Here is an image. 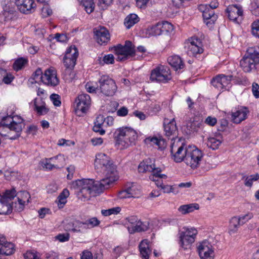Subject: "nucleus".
Instances as JSON below:
<instances>
[{"instance_id":"1","label":"nucleus","mask_w":259,"mask_h":259,"mask_svg":"<svg viewBox=\"0 0 259 259\" xmlns=\"http://www.w3.org/2000/svg\"><path fill=\"white\" fill-rule=\"evenodd\" d=\"M24 126L23 119L18 116L4 117L0 123V135L15 140L20 137Z\"/></svg>"},{"instance_id":"2","label":"nucleus","mask_w":259,"mask_h":259,"mask_svg":"<svg viewBox=\"0 0 259 259\" xmlns=\"http://www.w3.org/2000/svg\"><path fill=\"white\" fill-rule=\"evenodd\" d=\"M138 137L137 132L128 127L119 128L114 133L115 144L120 149L135 145Z\"/></svg>"},{"instance_id":"3","label":"nucleus","mask_w":259,"mask_h":259,"mask_svg":"<svg viewBox=\"0 0 259 259\" xmlns=\"http://www.w3.org/2000/svg\"><path fill=\"white\" fill-rule=\"evenodd\" d=\"M259 64V48H250L247 50V55H245L240 60V65L245 72H249L255 69Z\"/></svg>"},{"instance_id":"4","label":"nucleus","mask_w":259,"mask_h":259,"mask_svg":"<svg viewBox=\"0 0 259 259\" xmlns=\"http://www.w3.org/2000/svg\"><path fill=\"white\" fill-rule=\"evenodd\" d=\"M190 145H187L184 140L178 139L175 140L170 145V152L172 158L176 162L185 161Z\"/></svg>"},{"instance_id":"5","label":"nucleus","mask_w":259,"mask_h":259,"mask_svg":"<svg viewBox=\"0 0 259 259\" xmlns=\"http://www.w3.org/2000/svg\"><path fill=\"white\" fill-rule=\"evenodd\" d=\"M112 50L115 55H117V60L123 61L130 57H133L136 54L135 46L132 42L126 40L124 45L118 44L114 46Z\"/></svg>"},{"instance_id":"6","label":"nucleus","mask_w":259,"mask_h":259,"mask_svg":"<svg viewBox=\"0 0 259 259\" xmlns=\"http://www.w3.org/2000/svg\"><path fill=\"white\" fill-rule=\"evenodd\" d=\"M110 164L98 173L103 177L99 181L101 188H107L106 187V186H109L118 179L116 166L113 163Z\"/></svg>"},{"instance_id":"7","label":"nucleus","mask_w":259,"mask_h":259,"mask_svg":"<svg viewBox=\"0 0 259 259\" xmlns=\"http://www.w3.org/2000/svg\"><path fill=\"white\" fill-rule=\"evenodd\" d=\"M96 89L106 96H113L117 90L115 81L107 75H102L98 80Z\"/></svg>"},{"instance_id":"8","label":"nucleus","mask_w":259,"mask_h":259,"mask_svg":"<svg viewBox=\"0 0 259 259\" xmlns=\"http://www.w3.org/2000/svg\"><path fill=\"white\" fill-rule=\"evenodd\" d=\"M219 4L216 0L212 1L209 5H200L199 10L202 12L204 20L207 25L213 24L218 19L217 15L214 14L213 9L217 8Z\"/></svg>"},{"instance_id":"9","label":"nucleus","mask_w":259,"mask_h":259,"mask_svg":"<svg viewBox=\"0 0 259 259\" xmlns=\"http://www.w3.org/2000/svg\"><path fill=\"white\" fill-rule=\"evenodd\" d=\"M203 156V154L201 150L195 146H189L185 162L191 168L196 169L199 165Z\"/></svg>"},{"instance_id":"10","label":"nucleus","mask_w":259,"mask_h":259,"mask_svg":"<svg viewBox=\"0 0 259 259\" xmlns=\"http://www.w3.org/2000/svg\"><path fill=\"white\" fill-rule=\"evenodd\" d=\"M197 231L194 228L184 227L179 233L180 246L185 249L190 248L194 241Z\"/></svg>"},{"instance_id":"11","label":"nucleus","mask_w":259,"mask_h":259,"mask_svg":"<svg viewBox=\"0 0 259 259\" xmlns=\"http://www.w3.org/2000/svg\"><path fill=\"white\" fill-rule=\"evenodd\" d=\"M150 78L152 81L167 82L171 78L170 71L166 66H158L152 70Z\"/></svg>"},{"instance_id":"12","label":"nucleus","mask_w":259,"mask_h":259,"mask_svg":"<svg viewBox=\"0 0 259 259\" xmlns=\"http://www.w3.org/2000/svg\"><path fill=\"white\" fill-rule=\"evenodd\" d=\"M91 102V98L88 94H81L78 95L75 101L76 113L80 116L82 115L81 114L85 113L90 108Z\"/></svg>"},{"instance_id":"13","label":"nucleus","mask_w":259,"mask_h":259,"mask_svg":"<svg viewBox=\"0 0 259 259\" xmlns=\"http://www.w3.org/2000/svg\"><path fill=\"white\" fill-rule=\"evenodd\" d=\"M202 46V43L199 39L191 37L185 42V49L188 55L195 56L203 52Z\"/></svg>"},{"instance_id":"14","label":"nucleus","mask_w":259,"mask_h":259,"mask_svg":"<svg viewBox=\"0 0 259 259\" xmlns=\"http://www.w3.org/2000/svg\"><path fill=\"white\" fill-rule=\"evenodd\" d=\"M78 56V52L75 47H70L66 52L63 58V63L66 68L73 69Z\"/></svg>"},{"instance_id":"15","label":"nucleus","mask_w":259,"mask_h":259,"mask_svg":"<svg viewBox=\"0 0 259 259\" xmlns=\"http://www.w3.org/2000/svg\"><path fill=\"white\" fill-rule=\"evenodd\" d=\"M163 125L165 136L172 141L177 140L178 139V130L175 119L173 118L170 120L165 119Z\"/></svg>"},{"instance_id":"16","label":"nucleus","mask_w":259,"mask_h":259,"mask_svg":"<svg viewBox=\"0 0 259 259\" xmlns=\"http://www.w3.org/2000/svg\"><path fill=\"white\" fill-rule=\"evenodd\" d=\"M65 163V159L61 155L55 157L46 159L41 161V165L47 169L52 170L54 168H60L62 167Z\"/></svg>"},{"instance_id":"17","label":"nucleus","mask_w":259,"mask_h":259,"mask_svg":"<svg viewBox=\"0 0 259 259\" xmlns=\"http://www.w3.org/2000/svg\"><path fill=\"white\" fill-rule=\"evenodd\" d=\"M197 249L201 259L214 258V251L212 245L208 241L205 240L200 243Z\"/></svg>"},{"instance_id":"18","label":"nucleus","mask_w":259,"mask_h":259,"mask_svg":"<svg viewBox=\"0 0 259 259\" xmlns=\"http://www.w3.org/2000/svg\"><path fill=\"white\" fill-rule=\"evenodd\" d=\"M113 163L110 157L106 154L99 153L96 155L94 164L97 173H99Z\"/></svg>"},{"instance_id":"19","label":"nucleus","mask_w":259,"mask_h":259,"mask_svg":"<svg viewBox=\"0 0 259 259\" xmlns=\"http://www.w3.org/2000/svg\"><path fill=\"white\" fill-rule=\"evenodd\" d=\"M139 172H151L154 174L155 172H161L160 167H156L154 161L151 159H146L141 162L138 166Z\"/></svg>"},{"instance_id":"20","label":"nucleus","mask_w":259,"mask_h":259,"mask_svg":"<svg viewBox=\"0 0 259 259\" xmlns=\"http://www.w3.org/2000/svg\"><path fill=\"white\" fill-rule=\"evenodd\" d=\"M228 17L230 20L239 23L242 19L243 10L242 8L237 5L229 6L226 9Z\"/></svg>"},{"instance_id":"21","label":"nucleus","mask_w":259,"mask_h":259,"mask_svg":"<svg viewBox=\"0 0 259 259\" xmlns=\"http://www.w3.org/2000/svg\"><path fill=\"white\" fill-rule=\"evenodd\" d=\"M95 187H100L99 181L95 182L93 179H82L77 180L72 182L71 188L74 190L79 189L80 188H95ZM103 188H100L102 189Z\"/></svg>"},{"instance_id":"22","label":"nucleus","mask_w":259,"mask_h":259,"mask_svg":"<svg viewBox=\"0 0 259 259\" xmlns=\"http://www.w3.org/2000/svg\"><path fill=\"white\" fill-rule=\"evenodd\" d=\"M42 82L48 85L55 87L59 83V80L57 76V71L54 68L47 69L44 74Z\"/></svg>"},{"instance_id":"23","label":"nucleus","mask_w":259,"mask_h":259,"mask_svg":"<svg viewBox=\"0 0 259 259\" xmlns=\"http://www.w3.org/2000/svg\"><path fill=\"white\" fill-rule=\"evenodd\" d=\"M15 4L18 10L23 14L32 13L35 8L33 0H15Z\"/></svg>"},{"instance_id":"24","label":"nucleus","mask_w":259,"mask_h":259,"mask_svg":"<svg viewBox=\"0 0 259 259\" xmlns=\"http://www.w3.org/2000/svg\"><path fill=\"white\" fill-rule=\"evenodd\" d=\"M100 190H101L100 187H95V188H80L76 190L78 198L83 201H85L90 200L91 197L95 196Z\"/></svg>"},{"instance_id":"25","label":"nucleus","mask_w":259,"mask_h":259,"mask_svg":"<svg viewBox=\"0 0 259 259\" xmlns=\"http://www.w3.org/2000/svg\"><path fill=\"white\" fill-rule=\"evenodd\" d=\"M95 38L98 44L106 43L110 39L108 31L104 27H99L94 29Z\"/></svg>"},{"instance_id":"26","label":"nucleus","mask_w":259,"mask_h":259,"mask_svg":"<svg viewBox=\"0 0 259 259\" xmlns=\"http://www.w3.org/2000/svg\"><path fill=\"white\" fill-rule=\"evenodd\" d=\"M14 245L7 241L4 237H0V254L10 255L14 253Z\"/></svg>"},{"instance_id":"27","label":"nucleus","mask_w":259,"mask_h":259,"mask_svg":"<svg viewBox=\"0 0 259 259\" xmlns=\"http://www.w3.org/2000/svg\"><path fill=\"white\" fill-rule=\"evenodd\" d=\"M18 204H16L15 209L18 211H21L23 210L25 202L28 203L30 198V194L27 191H21L18 193Z\"/></svg>"},{"instance_id":"28","label":"nucleus","mask_w":259,"mask_h":259,"mask_svg":"<svg viewBox=\"0 0 259 259\" xmlns=\"http://www.w3.org/2000/svg\"><path fill=\"white\" fill-rule=\"evenodd\" d=\"M127 229L130 234H134L136 232H141L147 231L149 229V223L148 222H141L138 220L135 226H130L126 224Z\"/></svg>"},{"instance_id":"29","label":"nucleus","mask_w":259,"mask_h":259,"mask_svg":"<svg viewBox=\"0 0 259 259\" xmlns=\"http://www.w3.org/2000/svg\"><path fill=\"white\" fill-rule=\"evenodd\" d=\"M248 111L246 108H241L235 112H232V120L235 123L238 124L246 118Z\"/></svg>"},{"instance_id":"30","label":"nucleus","mask_w":259,"mask_h":259,"mask_svg":"<svg viewBox=\"0 0 259 259\" xmlns=\"http://www.w3.org/2000/svg\"><path fill=\"white\" fill-rule=\"evenodd\" d=\"M139 250L143 259H149L152 249L148 240H143L139 244Z\"/></svg>"},{"instance_id":"31","label":"nucleus","mask_w":259,"mask_h":259,"mask_svg":"<svg viewBox=\"0 0 259 259\" xmlns=\"http://www.w3.org/2000/svg\"><path fill=\"white\" fill-rule=\"evenodd\" d=\"M167 61L169 65L175 68L176 71L184 67V63L181 58L178 56H170L168 57Z\"/></svg>"},{"instance_id":"32","label":"nucleus","mask_w":259,"mask_h":259,"mask_svg":"<svg viewBox=\"0 0 259 259\" xmlns=\"http://www.w3.org/2000/svg\"><path fill=\"white\" fill-rule=\"evenodd\" d=\"M167 176L164 174H161V172H155L154 174H151L149 176L150 180L155 182L156 185L158 187H162L163 186V180L166 179Z\"/></svg>"},{"instance_id":"33","label":"nucleus","mask_w":259,"mask_h":259,"mask_svg":"<svg viewBox=\"0 0 259 259\" xmlns=\"http://www.w3.org/2000/svg\"><path fill=\"white\" fill-rule=\"evenodd\" d=\"M199 209V205L198 204L191 203L180 206L178 208V210L182 214H186L193 212L195 210H198Z\"/></svg>"},{"instance_id":"34","label":"nucleus","mask_w":259,"mask_h":259,"mask_svg":"<svg viewBox=\"0 0 259 259\" xmlns=\"http://www.w3.org/2000/svg\"><path fill=\"white\" fill-rule=\"evenodd\" d=\"M85 226L84 222H82L78 220H75L71 223H68L66 226V229L71 230L74 232H79L81 228H84Z\"/></svg>"},{"instance_id":"35","label":"nucleus","mask_w":259,"mask_h":259,"mask_svg":"<svg viewBox=\"0 0 259 259\" xmlns=\"http://www.w3.org/2000/svg\"><path fill=\"white\" fill-rule=\"evenodd\" d=\"M12 211V206L11 203L6 201L3 198H0V214H8Z\"/></svg>"},{"instance_id":"36","label":"nucleus","mask_w":259,"mask_h":259,"mask_svg":"<svg viewBox=\"0 0 259 259\" xmlns=\"http://www.w3.org/2000/svg\"><path fill=\"white\" fill-rule=\"evenodd\" d=\"M242 225L240 223V219L237 217H234L231 218L230 221L229 233L230 234H234L238 231L240 226Z\"/></svg>"},{"instance_id":"37","label":"nucleus","mask_w":259,"mask_h":259,"mask_svg":"<svg viewBox=\"0 0 259 259\" xmlns=\"http://www.w3.org/2000/svg\"><path fill=\"white\" fill-rule=\"evenodd\" d=\"M103 116L101 115L98 116L96 118V121L95 122L93 130L96 133H99L100 135H104L105 131L103 128Z\"/></svg>"},{"instance_id":"38","label":"nucleus","mask_w":259,"mask_h":259,"mask_svg":"<svg viewBox=\"0 0 259 259\" xmlns=\"http://www.w3.org/2000/svg\"><path fill=\"white\" fill-rule=\"evenodd\" d=\"M139 21V17L135 14H131L128 15L124 19V25L125 27L129 29L134 24L138 22Z\"/></svg>"},{"instance_id":"39","label":"nucleus","mask_w":259,"mask_h":259,"mask_svg":"<svg viewBox=\"0 0 259 259\" xmlns=\"http://www.w3.org/2000/svg\"><path fill=\"white\" fill-rule=\"evenodd\" d=\"M69 192L66 189H64L60 194L57 198V203L59 208L63 207L64 205L67 202L66 198L69 196Z\"/></svg>"},{"instance_id":"40","label":"nucleus","mask_w":259,"mask_h":259,"mask_svg":"<svg viewBox=\"0 0 259 259\" xmlns=\"http://www.w3.org/2000/svg\"><path fill=\"white\" fill-rule=\"evenodd\" d=\"M97 61L101 65H104L105 64H112L114 62V57L112 54L105 55L103 58L99 57Z\"/></svg>"},{"instance_id":"41","label":"nucleus","mask_w":259,"mask_h":259,"mask_svg":"<svg viewBox=\"0 0 259 259\" xmlns=\"http://www.w3.org/2000/svg\"><path fill=\"white\" fill-rule=\"evenodd\" d=\"M222 142V140L217 139L214 137H210L208 139L207 145L208 147L213 150L217 149Z\"/></svg>"},{"instance_id":"42","label":"nucleus","mask_w":259,"mask_h":259,"mask_svg":"<svg viewBox=\"0 0 259 259\" xmlns=\"http://www.w3.org/2000/svg\"><path fill=\"white\" fill-rule=\"evenodd\" d=\"M148 31L149 32V34L153 36L161 34L162 32L160 22L149 27L148 28Z\"/></svg>"},{"instance_id":"43","label":"nucleus","mask_w":259,"mask_h":259,"mask_svg":"<svg viewBox=\"0 0 259 259\" xmlns=\"http://www.w3.org/2000/svg\"><path fill=\"white\" fill-rule=\"evenodd\" d=\"M100 221L96 217L92 218L84 222V229L92 228L99 225Z\"/></svg>"},{"instance_id":"44","label":"nucleus","mask_w":259,"mask_h":259,"mask_svg":"<svg viewBox=\"0 0 259 259\" xmlns=\"http://www.w3.org/2000/svg\"><path fill=\"white\" fill-rule=\"evenodd\" d=\"M27 60L23 58H20L17 60H16L14 64H13V68L14 69L18 71V70L21 69L24 65L27 63Z\"/></svg>"},{"instance_id":"45","label":"nucleus","mask_w":259,"mask_h":259,"mask_svg":"<svg viewBox=\"0 0 259 259\" xmlns=\"http://www.w3.org/2000/svg\"><path fill=\"white\" fill-rule=\"evenodd\" d=\"M126 189L128 194V196H129L130 197H138L140 194V191L136 185H132L131 186L126 187Z\"/></svg>"},{"instance_id":"46","label":"nucleus","mask_w":259,"mask_h":259,"mask_svg":"<svg viewBox=\"0 0 259 259\" xmlns=\"http://www.w3.org/2000/svg\"><path fill=\"white\" fill-rule=\"evenodd\" d=\"M121 210V208L119 207H115L108 209H103L101 210V213L104 216H109L111 214H117Z\"/></svg>"},{"instance_id":"47","label":"nucleus","mask_w":259,"mask_h":259,"mask_svg":"<svg viewBox=\"0 0 259 259\" xmlns=\"http://www.w3.org/2000/svg\"><path fill=\"white\" fill-rule=\"evenodd\" d=\"M258 179L259 175L258 174L247 176L245 179L244 185L247 187H251L253 182L257 181Z\"/></svg>"},{"instance_id":"48","label":"nucleus","mask_w":259,"mask_h":259,"mask_svg":"<svg viewBox=\"0 0 259 259\" xmlns=\"http://www.w3.org/2000/svg\"><path fill=\"white\" fill-rule=\"evenodd\" d=\"M73 69L66 68L63 72V77L66 81H71L75 77V74L73 71Z\"/></svg>"},{"instance_id":"49","label":"nucleus","mask_w":259,"mask_h":259,"mask_svg":"<svg viewBox=\"0 0 259 259\" xmlns=\"http://www.w3.org/2000/svg\"><path fill=\"white\" fill-rule=\"evenodd\" d=\"M14 77L11 74H7L5 71L4 73L0 75V84L4 82L5 84H9L13 80Z\"/></svg>"},{"instance_id":"50","label":"nucleus","mask_w":259,"mask_h":259,"mask_svg":"<svg viewBox=\"0 0 259 259\" xmlns=\"http://www.w3.org/2000/svg\"><path fill=\"white\" fill-rule=\"evenodd\" d=\"M83 5L87 13H91L94 10L95 4L93 0H84L83 2Z\"/></svg>"},{"instance_id":"51","label":"nucleus","mask_w":259,"mask_h":259,"mask_svg":"<svg viewBox=\"0 0 259 259\" xmlns=\"http://www.w3.org/2000/svg\"><path fill=\"white\" fill-rule=\"evenodd\" d=\"M43 76L44 74H42L41 69L40 68H38L33 74L32 78L34 80L35 82L39 81L42 82L44 79Z\"/></svg>"},{"instance_id":"52","label":"nucleus","mask_w":259,"mask_h":259,"mask_svg":"<svg viewBox=\"0 0 259 259\" xmlns=\"http://www.w3.org/2000/svg\"><path fill=\"white\" fill-rule=\"evenodd\" d=\"M160 23L161 24V28L162 33L164 32H170L174 29L173 25L167 21L161 22H160Z\"/></svg>"},{"instance_id":"53","label":"nucleus","mask_w":259,"mask_h":259,"mask_svg":"<svg viewBox=\"0 0 259 259\" xmlns=\"http://www.w3.org/2000/svg\"><path fill=\"white\" fill-rule=\"evenodd\" d=\"M16 196V191L15 189H13L11 190H7L4 195V196L2 198L3 199H5L6 201L10 202V200H11Z\"/></svg>"},{"instance_id":"54","label":"nucleus","mask_w":259,"mask_h":259,"mask_svg":"<svg viewBox=\"0 0 259 259\" xmlns=\"http://www.w3.org/2000/svg\"><path fill=\"white\" fill-rule=\"evenodd\" d=\"M221 81H222V84H221L222 86V88H221V89H222L225 87L228 86L230 84L232 76H231V75L226 76L224 74H221Z\"/></svg>"},{"instance_id":"55","label":"nucleus","mask_w":259,"mask_h":259,"mask_svg":"<svg viewBox=\"0 0 259 259\" xmlns=\"http://www.w3.org/2000/svg\"><path fill=\"white\" fill-rule=\"evenodd\" d=\"M125 220V226L127 228L126 224H127L130 226H135L139 220L137 216L132 215L126 218Z\"/></svg>"},{"instance_id":"56","label":"nucleus","mask_w":259,"mask_h":259,"mask_svg":"<svg viewBox=\"0 0 259 259\" xmlns=\"http://www.w3.org/2000/svg\"><path fill=\"white\" fill-rule=\"evenodd\" d=\"M251 31L254 36L259 38V20L252 23L251 25Z\"/></svg>"},{"instance_id":"57","label":"nucleus","mask_w":259,"mask_h":259,"mask_svg":"<svg viewBox=\"0 0 259 259\" xmlns=\"http://www.w3.org/2000/svg\"><path fill=\"white\" fill-rule=\"evenodd\" d=\"M213 86L218 89H221L222 88L221 84V75H218L214 77L211 81Z\"/></svg>"},{"instance_id":"58","label":"nucleus","mask_w":259,"mask_h":259,"mask_svg":"<svg viewBox=\"0 0 259 259\" xmlns=\"http://www.w3.org/2000/svg\"><path fill=\"white\" fill-rule=\"evenodd\" d=\"M50 99L55 106H60L61 102L60 97L57 94H53L50 96Z\"/></svg>"},{"instance_id":"59","label":"nucleus","mask_w":259,"mask_h":259,"mask_svg":"<svg viewBox=\"0 0 259 259\" xmlns=\"http://www.w3.org/2000/svg\"><path fill=\"white\" fill-rule=\"evenodd\" d=\"M52 13V11L48 4H45L41 9V14L42 17H47Z\"/></svg>"},{"instance_id":"60","label":"nucleus","mask_w":259,"mask_h":259,"mask_svg":"<svg viewBox=\"0 0 259 259\" xmlns=\"http://www.w3.org/2000/svg\"><path fill=\"white\" fill-rule=\"evenodd\" d=\"M56 239L62 242L67 241L69 239V234L68 233L60 234L56 236Z\"/></svg>"},{"instance_id":"61","label":"nucleus","mask_w":259,"mask_h":259,"mask_svg":"<svg viewBox=\"0 0 259 259\" xmlns=\"http://www.w3.org/2000/svg\"><path fill=\"white\" fill-rule=\"evenodd\" d=\"M252 92L253 95L256 98H259V85L257 83L255 82L252 83Z\"/></svg>"},{"instance_id":"62","label":"nucleus","mask_w":259,"mask_h":259,"mask_svg":"<svg viewBox=\"0 0 259 259\" xmlns=\"http://www.w3.org/2000/svg\"><path fill=\"white\" fill-rule=\"evenodd\" d=\"M55 38L58 41L62 42H66L68 40V37L64 34L56 33L55 34Z\"/></svg>"},{"instance_id":"63","label":"nucleus","mask_w":259,"mask_h":259,"mask_svg":"<svg viewBox=\"0 0 259 259\" xmlns=\"http://www.w3.org/2000/svg\"><path fill=\"white\" fill-rule=\"evenodd\" d=\"M24 257L25 259H39L35 253L31 251H27L24 254Z\"/></svg>"},{"instance_id":"64","label":"nucleus","mask_w":259,"mask_h":259,"mask_svg":"<svg viewBox=\"0 0 259 259\" xmlns=\"http://www.w3.org/2000/svg\"><path fill=\"white\" fill-rule=\"evenodd\" d=\"M93 257L92 253L88 250H84L81 255V259H93Z\"/></svg>"}]
</instances>
